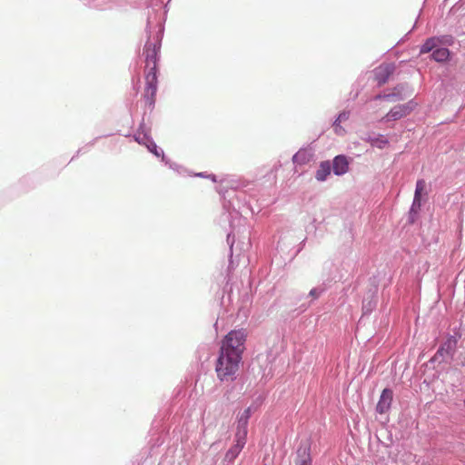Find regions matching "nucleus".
Here are the masks:
<instances>
[{"instance_id": "12", "label": "nucleus", "mask_w": 465, "mask_h": 465, "mask_svg": "<svg viewBox=\"0 0 465 465\" xmlns=\"http://www.w3.org/2000/svg\"><path fill=\"white\" fill-rule=\"evenodd\" d=\"M245 437L240 436L238 434H234V444H232L230 449L225 452V455L223 460V464H232L235 460V459L239 456L242 449L246 444Z\"/></svg>"}, {"instance_id": "19", "label": "nucleus", "mask_w": 465, "mask_h": 465, "mask_svg": "<svg viewBox=\"0 0 465 465\" xmlns=\"http://www.w3.org/2000/svg\"><path fill=\"white\" fill-rule=\"evenodd\" d=\"M332 172L331 163L330 160L322 161L315 172V179L318 182H325Z\"/></svg>"}, {"instance_id": "28", "label": "nucleus", "mask_w": 465, "mask_h": 465, "mask_svg": "<svg viewBox=\"0 0 465 465\" xmlns=\"http://www.w3.org/2000/svg\"><path fill=\"white\" fill-rule=\"evenodd\" d=\"M102 136H97L95 138H94L92 141H90L89 143H87L85 145H84L83 147L79 148L75 154L72 157L71 159V162L73 160H74L76 157H78L80 154H83V153H87L94 144L95 143L101 138Z\"/></svg>"}, {"instance_id": "32", "label": "nucleus", "mask_w": 465, "mask_h": 465, "mask_svg": "<svg viewBox=\"0 0 465 465\" xmlns=\"http://www.w3.org/2000/svg\"><path fill=\"white\" fill-rule=\"evenodd\" d=\"M265 401V396L263 395H259L252 402V405H253L252 407V412L253 411H256L264 402Z\"/></svg>"}, {"instance_id": "1", "label": "nucleus", "mask_w": 465, "mask_h": 465, "mask_svg": "<svg viewBox=\"0 0 465 465\" xmlns=\"http://www.w3.org/2000/svg\"><path fill=\"white\" fill-rule=\"evenodd\" d=\"M166 11L162 6L148 7L146 10V25L144 29L145 43L142 55L145 63V90L143 99L145 105L152 111L155 104L158 88L159 63L161 48L164 35Z\"/></svg>"}, {"instance_id": "37", "label": "nucleus", "mask_w": 465, "mask_h": 465, "mask_svg": "<svg viewBox=\"0 0 465 465\" xmlns=\"http://www.w3.org/2000/svg\"><path fill=\"white\" fill-rule=\"evenodd\" d=\"M194 176L207 179L208 173L206 172H200V173H195Z\"/></svg>"}, {"instance_id": "16", "label": "nucleus", "mask_w": 465, "mask_h": 465, "mask_svg": "<svg viewBox=\"0 0 465 465\" xmlns=\"http://www.w3.org/2000/svg\"><path fill=\"white\" fill-rule=\"evenodd\" d=\"M82 4L93 10L107 11L118 5L119 0H80Z\"/></svg>"}, {"instance_id": "41", "label": "nucleus", "mask_w": 465, "mask_h": 465, "mask_svg": "<svg viewBox=\"0 0 465 465\" xmlns=\"http://www.w3.org/2000/svg\"><path fill=\"white\" fill-rule=\"evenodd\" d=\"M463 404H464V407H465V399L463 400Z\"/></svg>"}, {"instance_id": "24", "label": "nucleus", "mask_w": 465, "mask_h": 465, "mask_svg": "<svg viewBox=\"0 0 465 465\" xmlns=\"http://www.w3.org/2000/svg\"><path fill=\"white\" fill-rule=\"evenodd\" d=\"M145 136L152 137L150 135V132L145 129L144 124L141 123L140 125H139V128H138V130L136 132V134H134V140L139 144L146 146V138H145Z\"/></svg>"}, {"instance_id": "9", "label": "nucleus", "mask_w": 465, "mask_h": 465, "mask_svg": "<svg viewBox=\"0 0 465 465\" xmlns=\"http://www.w3.org/2000/svg\"><path fill=\"white\" fill-rule=\"evenodd\" d=\"M457 348L458 345L455 343V340L446 336V339L441 342L437 350V356H440V364L450 363L454 359Z\"/></svg>"}, {"instance_id": "4", "label": "nucleus", "mask_w": 465, "mask_h": 465, "mask_svg": "<svg viewBox=\"0 0 465 465\" xmlns=\"http://www.w3.org/2000/svg\"><path fill=\"white\" fill-rule=\"evenodd\" d=\"M426 182L424 179H418L415 185L413 200L407 215V223L414 224L420 217L423 203L427 200Z\"/></svg>"}, {"instance_id": "29", "label": "nucleus", "mask_w": 465, "mask_h": 465, "mask_svg": "<svg viewBox=\"0 0 465 465\" xmlns=\"http://www.w3.org/2000/svg\"><path fill=\"white\" fill-rule=\"evenodd\" d=\"M394 90L399 94H404L405 97L411 95L412 93V88L408 83H400L395 87Z\"/></svg>"}, {"instance_id": "38", "label": "nucleus", "mask_w": 465, "mask_h": 465, "mask_svg": "<svg viewBox=\"0 0 465 465\" xmlns=\"http://www.w3.org/2000/svg\"><path fill=\"white\" fill-rule=\"evenodd\" d=\"M228 292V282H226L224 288H223V292Z\"/></svg>"}, {"instance_id": "26", "label": "nucleus", "mask_w": 465, "mask_h": 465, "mask_svg": "<svg viewBox=\"0 0 465 465\" xmlns=\"http://www.w3.org/2000/svg\"><path fill=\"white\" fill-rule=\"evenodd\" d=\"M146 138V148L148 152H150L152 154H153L155 157L159 158L160 154H163V150L159 147L153 137H147Z\"/></svg>"}, {"instance_id": "35", "label": "nucleus", "mask_w": 465, "mask_h": 465, "mask_svg": "<svg viewBox=\"0 0 465 465\" xmlns=\"http://www.w3.org/2000/svg\"><path fill=\"white\" fill-rule=\"evenodd\" d=\"M440 356H437V351H436L435 354L428 361L427 365L433 364L435 362L440 363Z\"/></svg>"}, {"instance_id": "39", "label": "nucleus", "mask_w": 465, "mask_h": 465, "mask_svg": "<svg viewBox=\"0 0 465 465\" xmlns=\"http://www.w3.org/2000/svg\"><path fill=\"white\" fill-rule=\"evenodd\" d=\"M242 248H241L240 252H236V256L238 257L242 252Z\"/></svg>"}, {"instance_id": "34", "label": "nucleus", "mask_w": 465, "mask_h": 465, "mask_svg": "<svg viewBox=\"0 0 465 465\" xmlns=\"http://www.w3.org/2000/svg\"><path fill=\"white\" fill-rule=\"evenodd\" d=\"M305 241L306 239H303L300 244H299V248L295 251V252L293 253V255L292 256L291 260H293L297 255L298 253L303 249L304 245H305Z\"/></svg>"}, {"instance_id": "18", "label": "nucleus", "mask_w": 465, "mask_h": 465, "mask_svg": "<svg viewBox=\"0 0 465 465\" xmlns=\"http://www.w3.org/2000/svg\"><path fill=\"white\" fill-rule=\"evenodd\" d=\"M378 295L376 291H369L362 300V315H370L377 307Z\"/></svg>"}, {"instance_id": "27", "label": "nucleus", "mask_w": 465, "mask_h": 465, "mask_svg": "<svg viewBox=\"0 0 465 465\" xmlns=\"http://www.w3.org/2000/svg\"><path fill=\"white\" fill-rule=\"evenodd\" d=\"M102 136H97L95 138H94L92 141H90L89 143H87L85 145H84L83 147L79 148L75 154L72 157L71 159V162L73 160H74L76 157H78L80 154H83V153H87L94 144L95 143L101 138Z\"/></svg>"}, {"instance_id": "13", "label": "nucleus", "mask_w": 465, "mask_h": 465, "mask_svg": "<svg viewBox=\"0 0 465 465\" xmlns=\"http://www.w3.org/2000/svg\"><path fill=\"white\" fill-rule=\"evenodd\" d=\"M352 162V158L341 153L333 157L331 163L332 173L336 176H342L347 173L350 170V164Z\"/></svg>"}, {"instance_id": "2", "label": "nucleus", "mask_w": 465, "mask_h": 465, "mask_svg": "<svg viewBox=\"0 0 465 465\" xmlns=\"http://www.w3.org/2000/svg\"><path fill=\"white\" fill-rule=\"evenodd\" d=\"M247 338L246 330L230 331L223 339L215 363V372L221 381H233L242 359Z\"/></svg>"}, {"instance_id": "5", "label": "nucleus", "mask_w": 465, "mask_h": 465, "mask_svg": "<svg viewBox=\"0 0 465 465\" xmlns=\"http://www.w3.org/2000/svg\"><path fill=\"white\" fill-rule=\"evenodd\" d=\"M249 185L250 183L247 181L241 180L235 175L225 174L220 179V184L216 187V191L223 199H226L229 195L227 191H242Z\"/></svg>"}, {"instance_id": "14", "label": "nucleus", "mask_w": 465, "mask_h": 465, "mask_svg": "<svg viewBox=\"0 0 465 465\" xmlns=\"http://www.w3.org/2000/svg\"><path fill=\"white\" fill-rule=\"evenodd\" d=\"M392 401H393V391L389 387L384 388L381 391L380 399L376 404L375 411L378 414L387 413L391 408Z\"/></svg>"}, {"instance_id": "8", "label": "nucleus", "mask_w": 465, "mask_h": 465, "mask_svg": "<svg viewBox=\"0 0 465 465\" xmlns=\"http://www.w3.org/2000/svg\"><path fill=\"white\" fill-rule=\"evenodd\" d=\"M339 281L337 268L332 262H325L322 272L321 282L317 287L325 293Z\"/></svg>"}, {"instance_id": "22", "label": "nucleus", "mask_w": 465, "mask_h": 465, "mask_svg": "<svg viewBox=\"0 0 465 465\" xmlns=\"http://www.w3.org/2000/svg\"><path fill=\"white\" fill-rule=\"evenodd\" d=\"M312 157V153L305 149L302 148L292 155V163L297 165L307 164Z\"/></svg>"}, {"instance_id": "17", "label": "nucleus", "mask_w": 465, "mask_h": 465, "mask_svg": "<svg viewBox=\"0 0 465 465\" xmlns=\"http://www.w3.org/2000/svg\"><path fill=\"white\" fill-rule=\"evenodd\" d=\"M429 54L430 59L439 64H446L452 59V52L445 46L434 47Z\"/></svg>"}, {"instance_id": "3", "label": "nucleus", "mask_w": 465, "mask_h": 465, "mask_svg": "<svg viewBox=\"0 0 465 465\" xmlns=\"http://www.w3.org/2000/svg\"><path fill=\"white\" fill-rule=\"evenodd\" d=\"M229 195L226 199H223V209L224 210L223 215L226 220L230 223L232 231L227 233L226 242L229 245V265L228 273L234 269V243L235 236L233 232V222L234 219H241L243 215L253 213L254 211L251 206L250 201L247 200L246 191H227Z\"/></svg>"}, {"instance_id": "33", "label": "nucleus", "mask_w": 465, "mask_h": 465, "mask_svg": "<svg viewBox=\"0 0 465 465\" xmlns=\"http://www.w3.org/2000/svg\"><path fill=\"white\" fill-rule=\"evenodd\" d=\"M161 159V162L165 165V166H168L171 164V163L173 162L171 159H169L165 154H164V152H163V154H160V157Z\"/></svg>"}, {"instance_id": "6", "label": "nucleus", "mask_w": 465, "mask_h": 465, "mask_svg": "<svg viewBox=\"0 0 465 465\" xmlns=\"http://www.w3.org/2000/svg\"><path fill=\"white\" fill-rule=\"evenodd\" d=\"M418 106L414 99L393 106L381 120L382 123L395 122L410 115Z\"/></svg>"}, {"instance_id": "25", "label": "nucleus", "mask_w": 465, "mask_h": 465, "mask_svg": "<svg viewBox=\"0 0 465 465\" xmlns=\"http://www.w3.org/2000/svg\"><path fill=\"white\" fill-rule=\"evenodd\" d=\"M375 99L376 100H384V101H388V102H398V101L404 100L405 99V95L404 94H399L393 89V92L387 93V94L383 93V94H377Z\"/></svg>"}, {"instance_id": "10", "label": "nucleus", "mask_w": 465, "mask_h": 465, "mask_svg": "<svg viewBox=\"0 0 465 465\" xmlns=\"http://www.w3.org/2000/svg\"><path fill=\"white\" fill-rule=\"evenodd\" d=\"M396 69L394 63H383L372 70L373 79L377 86L385 84Z\"/></svg>"}, {"instance_id": "30", "label": "nucleus", "mask_w": 465, "mask_h": 465, "mask_svg": "<svg viewBox=\"0 0 465 465\" xmlns=\"http://www.w3.org/2000/svg\"><path fill=\"white\" fill-rule=\"evenodd\" d=\"M169 168L173 170L180 175H184L185 173H187V170L183 165H180L179 163L174 162L171 163Z\"/></svg>"}, {"instance_id": "21", "label": "nucleus", "mask_w": 465, "mask_h": 465, "mask_svg": "<svg viewBox=\"0 0 465 465\" xmlns=\"http://www.w3.org/2000/svg\"><path fill=\"white\" fill-rule=\"evenodd\" d=\"M351 113L347 110L340 112L332 122L333 131L337 135H343L345 129L341 125L342 122L347 121L350 118Z\"/></svg>"}, {"instance_id": "7", "label": "nucleus", "mask_w": 465, "mask_h": 465, "mask_svg": "<svg viewBox=\"0 0 465 465\" xmlns=\"http://www.w3.org/2000/svg\"><path fill=\"white\" fill-rule=\"evenodd\" d=\"M455 43V38L451 35H433L428 37L423 44L420 46L419 54H425L430 52L434 47L445 46L449 48V46L453 45Z\"/></svg>"}, {"instance_id": "11", "label": "nucleus", "mask_w": 465, "mask_h": 465, "mask_svg": "<svg viewBox=\"0 0 465 465\" xmlns=\"http://www.w3.org/2000/svg\"><path fill=\"white\" fill-rule=\"evenodd\" d=\"M294 465H312V444L309 440L301 441L297 447Z\"/></svg>"}, {"instance_id": "23", "label": "nucleus", "mask_w": 465, "mask_h": 465, "mask_svg": "<svg viewBox=\"0 0 465 465\" xmlns=\"http://www.w3.org/2000/svg\"><path fill=\"white\" fill-rule=\"evenodd\" d=\"M322 294H323V292L317 286L312 288L310 290L309 293L307 294V297L311 298V301L308 304H306V303L301 304V306L299 307L301 312L307 311V309L310 307V305L314 301L318 300Z\"/></svg>"}, {"instance_id": "20", "label": "nucleus", "mask_w": 465, "mask_h": 465, "mask_svg": "<svg viewBox=\"0 0 465 465\" xmlns=\"http://www.w3.org/2000/svg\"><path fill=\"white\" fill-rule=\"evenodd\" d=\"M363 140L370 143L371 147L378 149H384L390 143L389 139L381 134H368Z\"/></svg>"}, {"instance_id": "40", "label": "nucleus", "mask_w": 465, "mask_h": 465, "mask_svg": "<svg viewBox=\"0 0 465 465\" xmlns=\"http://www.w3.org/2000/svg\"><path fill=\"white\" fill-rule=\"evenodd\" d=\"M280 243H281V242H277V249L280 247Z\"/></svg>"}, {"instance_id": "36", "label": "nucleus", "mask_w": 465, "mask_h": 465, "mask_svg": "<svg viewBox=\"0 0 465 465\" xmlns=\"http://www.w3.org/2000/svg\"><path fill=\"white\" fill-rule=\"evenodd\" d=\"M207 179H210L213 183H220V179L218 180L217 175H215L214 173H208Z\"/></svg>"}, {"instance_id": "31", "label": "nucleus", "mask_w": 465, "mask_h": 465, "mask_svg": "<svg viewBox=\"0 0 465 465\" xmlns=\"http://www.w3.org/2000/svg\"><path fill=\"white\" fill-rule=\"evenodd\" d=\"M452 331H453V334H447V337L451 338L452 340L454 339L455 343L458 345V342H459L460 339L461 338L462 333L460 331V327L453 328Z\"/></svg>"}, {"instance_id": "15", "label": "nucleus", "mask_w": 465, "mask_h": 465, "mask_svg": "<svg viewBox=\"0 0 465 465\" xmlns=\"http://www.w3.org/2000/svg\"><path fill=\"white\" fill-rule=\"evenodd\" d=\"M253 405L247 407L242 412L237 415V426L235 434L247 438L249 420L252 414Z\"/></svg>"}]
</instances>
